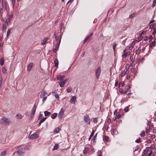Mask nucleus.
Masks as SVG:
<instances>
[{
    "label": "nucleus",
    "mask_w": 156,
    "mask_h": 156,
    "mask_svg": "<svg viewBox=\"0 0 156 156\" xmlns=\"http://www.w3.org/2000/svg\"><path fill=\"white\" fill-rule=\"evenodd\" d=\"M76 96H73L70 99V102L71 104H75L76 101Z\"/></svg>",
    "instance_id": "6e6552de"
},
{
    "label": "nucleus",
    "mask_w": 156,
    "mask_h": 156,
    "mask_svg": "<svg viewBox=\"0 0 156 156\" xmlns=\"http://www.w3.org/2000/svg\"><path fill=\"white\" fill-rule=\"evenodd\" d=\"M72 88L71 87H68L67 89V92L68 93H70L71 92Z\"/></svg>",
    "instance_id": "72a5a7b5"
},
{
    "label": "nucleus",
    "mask_w": 156,
    "mask_h": 156,
    "mask_svg": "<svg viewBox=\"0 0 156 156\" xmlns=\"http://www.w3.org/2000/svg\"><path fill=\"white\" fill-rule=\"evenodd\" d=\"M126 73L124 71L121 72V77H122L124 76Z\"/></svg>",
    "instance_id": "8fccbe9b"
},
{
    "label": "nucleus",
    "mask_w": 156,
    "mask_h": 156,
    "mask_svg": "<svg viewBox=\"0 0 156 156\" xmlns=\"http://www.w3.org/2000/svg\"><path fill=\"white\" fill-rule=\"evenodd\" d=\"M39 136V135L37 133H34L28 136V138L31 139H35Z\"/></svg>",
    "instance_id": "423d86ee"
},
{
    "label": "nucleus",
    "mask_w": 156,
    "mask_h": 156,
    "mask_svg": "<svg viewBox=\"0 0 156 156\" xmlns=\"http://www.w3.org/2000/svg\"><path fill=\"white\" fill-rule=\"evenodd\" d=\"M54 63L55 64V66L58 67V61L57 59H55V60Z\"/></svg>",
    "instance_id": "412c9836"
},
{
    "label": "nucleus",
    "mask_w": 156,
    "mask_h": 156,
    "mask_svg": "<svg viewBox=\"0 0 156 156\" xmlns=\"http://www.w3.org/2000/svg\"><path fill=\"white\" fill-rule=\"evenodd\" d=\"M97 133L96 134L94 135V137L93 138V142L94 143H95L96 141V138L97 136Z\"/></svg>",
    "instance_id": "7c9ffc66"
},
{
    "label": "nucleus",
    "mask_w": 156,
    "mask_h": 156,
    "mask_svg": "<svg viewBox=\"0 0 156 156\" xmlns=\"http://www.w3.org/2000/svg\"><path fill=\"white\" fill-rule=\"evenodd\" d=\"M154 21H155V20H151L150 21L149 23H154Z\"/></svg>",
    "instance_id": "338daca9"
},
{
    "label": "nucleus",
    "mask_w": 156,
    "mask_h": 156,
    "mask_svg": "<svg viewBox=\"0 0 156 156\" xmlns=\"http://www.w3.org/2000/svg\"><path fill=\"white\" fill-rule=\"evenodd\" d=\"M124 82H120L119 84V87L120 86H121L122 87H123L124 86Z\"/></svg>",
    "instance_id": "4c0bfd02"
},
{
    "label": "nucleus",
    "mask_w": 156,
    "mask_h": 156,
    "mask_svg": "<svg viewBox=\"0 0 156 156\" xmlns=\"http://www.w3.org/2000/svg\"><path fill=\"white\" fill-rule=\"evenodd\" d=\"M93 35L92 33H90L89 35L87 36L86 38L84 40L83 43H84L85 42L89 41L90 40V37Z\"/></svg>",
    "instance_id": "1a4fd4ad"
},
{
    "label": "nucleus",
    "mask_w": 156,
    "mask_h": 156,
    "mask_svg": "<svg viewBox=\"0 0 156 156\" xmlns=\"http://www.w3.org/2000/svg\"><path fill=\"white\" fill-rule=\"evenodd\" d=\"M60 130V129L59 128H57L55 129L54 131V132L55 133H58Z\"/></svg>",
    "instance_id": "cd10ccee"
},
{
    "label": "nucleus",
    "mask_w": 156,
    "mask_h": 156,
    "mask_svg": "<svg viewBox=\"0 0 156 156\" xmlns=\"http://www.w3.org/2000/svg\"><path fill=\"white\" fill-rule=\"evenodd\" d=\"M32 63H30L28 67L27 70H30L32 68Z\"/></svg>",
    "instance_id": "393cba45"
},
{
    "label": "nucleus",
    "mask_w": 156,
    "mask_h": 156,
    "mask_svg": "<svg viewBox=\"0 0 156 156\" xmlns=\"http://www.w3.org/2000/svg\"><path fill=\"white\" fill-rule=\"evenodd\" d=\"M129 108L128 107H126L125 109L124 110L125 112H127L128 111Z\"/></svg>",
    "instance_id": "13d9d810"
},
{
    "label": "nucleus",
    "mask_w": 156,
    "mask_h": 156,
    "mask_svg": "<svg viewBox=\"0 0 156 156\" xmlns=\"http://www.w3.org/2000/svg\"><path fill=\"white\" fill-rule=\"evenodd\" d=\"M150 147V149H153L155 147V145L154 144H152Z\"/></svg>",
    "instance_id": "6e6d98bb"
},
{
    "label": "nucleus",
    "mask_w": 156,
    "mask_h": 156,
    "mask_svg": "<svg viewBox=\"0 0 156 156\" xmlns=\"http://www.w3.org/2000/svg\"><path fill=\"white\" fill-rule=\"evenodd\" d=\"M66 80H65L61 82H58V83L59 84L60 87H63L66 83Z\"/></svg>",
    "instance_id": "9d476101"
},
{
    "label": "nucleus",
    "mask_w": 156,
    "mask_h": 156,
    "mask_svg": "<svg viewBox=\"0 0 156 156\" xmlns=\"http://www.w3.org/2000/svg\"><path fill=\"white\" fill-rule=\"evenodd\" d=\"M2 28L3 30H5L6 29V25L5 24H3Z\"/></svg>",
    "instance_id": "864d4df0"
},
{
    "label": "nucleus",
    "mask_w": 156,
    "mask_h": 156,
    "mask_svg": "<svg viewBox=\"0 0 156 156\" xmlns=\"http://www.w3.org/2000/svg\"><path fill=\"white\" fill-rule=\"evenodd\" d=\"M150 131V129H146L145 131L146 133H148L149 131Z\"/></svg>",
    "instance_id": "680f3d73"
},
{
    "label": "nucleus",
    "mask_w": 156,
    "mask_h": 156,
    "mask_svg": "<svg viewBox=\"0 0 156 156\" xmlns=\"http://www.w3.org/2000/svg\"><path fill=\"white\" fill-rule=\"evenodd\" d=\"M115 116V118L116 119L119 118L121 116L120 113L119 112H117L116 113Z\"/></svg>",
    "instance_id": "bb28decb"
},
{
    "label": "nucleus",
    "mask_w": 156,
    "mask_h": 156,
    "mask_svg": "<svg viewBox=\"0 0 156 156\" xmlns=\"http://www.w3.org/2000/svg\"><path fill=\"white\" fill-rule=\"evenodd\" d=\"M0 63L1 66H2L4 64V60L3 59H0Z\"/></svg>",
    "instance_id": "a18cd8bd"
},
{
    "label": "nucleus",
    "mask_w": 156,
    "mask_h": 156,
    "mask_svg": "<svg viewBox=\"0 0 156 156\" xmlns=\"http://www.w3.org/2000/svg\"><path fill=\"white\" fill-rule=\"evenodd\" d=\"M29 145H27L25 147H24V150H25L26 149H27L29 148Z\"/></svg>",
    "instance_id": "4d7b16f0"
},
{
    "label": "nucleus",
    "mask_w": 156,
    "mask_h": 156,
    "mask_svg": "<svg viewBox=\"0 0 156 156\" xmlns=\"http://www.w3.org/2000/svg\"><path fill=\"white\" fill-rule=\"evenodd\" d=\"M97 156H102L101 155V151H98V152L97 153Z\"/></svg>",
    "instance_id": "c9c22d12"
},
{
    "label": "nucleus",
    "mask_w": 156,
    "mask_h": 156,
    "mask_svg": "<svg viewBox=\"0 0 156 156\" xmlns=\"http://www.w3.org/2000/svg\"><path fill=\"white\" fill-rule=\"evenodd\" d=\"M65 77L64 75L61 76L60 75H58L57 76V78L58 80L61 81Z\"/></svg>",
    "instance_id": "9b49d317"
},
{
    "label": "nucleus",
    "mask_w": 156,
    "mask_h": 156,
    "mask_svg": "<svg viewBox=\"0 0 156 156\" xmlns=\"http://www.w3.org/2000/svg\"><path fill=\"white\" fill-rule=\"evenodd\" d=\"M59 147V145L58 144H55L54 145L53 150H55L57 149Z\"/></svg>",
    "instance_id": "4be33fe9"
},
{
    "label": "nucleus",
    "mask_w": 156,
    "mask_h": 156,
    "mask_svg": "<svg viewBox=\"0 0 156 156\" xmlns=\"http://www.w3.org/2000/svg\"><path fill=\"white\" fill-rule=\"evenodd\" d=\"M93 122L94 123H97L98 122V120L96 118H94L93 119Z\"/></svg>",
    "instance_id": "bf43d9fd"
},
{
    "label": "nucleus",
    "mask_w": 156,
    "mask_h": 156,
    "mask_svg": "<svg viewBox=\"0 0 156 156\" xmlns=\"http://www.w3.org/2000/svg\"><path fill=\"white\" fill-rule=\"evenodd\" d=\"M7 151H4L1 154V156H5L6 154Z\"/></svg>",
    "instance_id": "c756f323"
},
{
    "label": "nucleus",
    "mask_w": 156,
    "mask_h": 156,
    "mask_svg": "<svg viewBox=\"0 0 156 156\" xmlns=\"http://www.w3.org/2000/svg\"><path fill=\"white\" fill-rule=\"evenodd\" d=\"M130 65H127L126 66V69H127V70H128V69H129V67H130Z\"/></svg>",
    "instance_id": "052dcab7"
},
{
    "label": "nucleus",
    "mask_w": 156,
    "mask_h": 156,
    "mask_svg": "<svg viewBox=\"0 0 156 156\" xmlns=\"http://www.w3.org/2000/svg\"><path fill=\"white\" fill-rule=\"evenodd\" d=\"M139 48H138V49L136 51V54H139L140 52V50L139 49Z\"/></svg>",
    "instance_id": "603ef678"
},
{
    "label": "nucleus",
    "mask_w": 156,
    "mask_h": 156,
    "mask_svg": "<svg viewBox=\"0 0 156 156\" xmlns=\"http://www.w3.org/2000/svg\"><path fill=\"white\" fill-rule=\"evenodd\" d=\"M2 6L3 9L5 10H7V5L6 1L5 0H2Z\"/></svg>",
    "instance_id": "20e7f679"
},
{
    "label": "nucleus",
    "mask_w": 156,
    "mask_h": 156,
    "mask_svg": "<svg viewBox=\"0 0 156 156\" xmlns=\"http://www.w3.org/2000/svg\"><path fill=\"white\" fill-rule=\"evenodd\" d=\"M130 60L131 61V62H133L134 61V59L133 58V57L132 56H131L129 58Z\"/></svg>",
    "instance_id": "3c124183"
},
{
    "label": "nucleus",
    "mask_w": 156,
    "mask_h": 156,
    "mask_svg": "<svg viewBox=\"0 0 156 156\" xmlns=\"http://www.w3.org/2000/svg\"><path fill=\"white\" fill-rule=\"evenodd\" d=\"M119 91L121 94H126L127 92V90L126 91H124L122 89H120Z\"/></svg>",
    "instance_id": "6ab92c4d"
},
{
    "label": "nucleus",
    "mask_w": 156,
    "mask_h": 156,
    "mask_svg": "<svg viewBox=\"0 0 156 156\" xmlns=\"http://www.w3.org/2000/svg\"><path fill=\"white\" fill-rule=\"evenodd\" d=\"M64 110H63V108H62L59 112L58 117L59 119H62L64 115Z\"/></svg>",
    "instance_id": "f03ea898"
},
{
    "label": "nucleus",
    "mask_w": 156,
    "mask_h": 156,
    "mask_svg": "<svg viewBox=\"0 0 156 156\" xmlns=\"http://www.w3.org/2000/svg\"><path fill=\"white\" fill-rule=\"evenodd\" d=\"M2 76H0V89H1L2 87Z\"/></svg>",
    "instance_id": "2f4dec72"
},
{
    "label": "nucleus",
    "mask_w": 156,
    "mask_h": 156,
    "mask_svg": "<svg viewBox=\"0 0 156 156\" xmlns=\"http://www.w3.org/2000/svg\"><path fill=\"white\" fill-rule=\"evenodd\" d=\"M46 94H47V92L45 91H43L42 92L40 95V97L41 98H42L44 96H45Z\"/></svg>",
    "instance_id": "a211bd4d"
},
{
    "label": "nucleus",
    "mask_w": 156,
    "mask_h": 156,
    "mask_svg": "<svg viewBox=\"0 0 156 156\" xmlns=\"http://www.w3.org/2000/svg\"><path fill=\"white\" fill-rule=\"evenodd\" d=\"M15 4V0H12V4L13 7Z\"/></svg>",
    "instance_id": "09e8293b"
},
{
    "label": "nucleus",
    "mask_w": 156,
    "mask_h": 156,
    "mask_svg": "<svg viewBox=\"0 0 156 156\" xmlns=\"http://www.w3.org/2000/svg\"><path fill=\"white\" fill-rule=\"evenodd\" d=\"M150 44L149 45L150 47H152L153 46H154L155 45V41H152L151 40H150L149 41Z\"/></svg>",
    "instance_id": "4468645a"
},
{
    "label": "nucleus",
    "mask_w": 156,
    "mask_h": 156,
    "mask_svg": "<svg viewBox=\"0 0 156 156\" xmlns=\"http://www.w3.org/2000/svg\"><path fill=\"white\" fill-rule=\"evenodd\" d=\"M94 131L93 130L92 132V133H91L90 136V137H89V140H90V139L91 138V137L93 136L94 135Z\"/></svg>",
    "instance_id": "58836bf2"
},
{
    "label": "nucleus",
    "mask_w": 156,
    "mask_h": 156,
    "mask_svg": "<svg viewBox=\"0 0 156 156\" xmlns=\"http://www.w3.org/2000/svg\"><path fill=\"white\" fill-rule=\"evenodd\" d=\"M13 17V15L12 14H11L10 15H9L8 18H7L11 20Z\"/></svg>",
    "instance_id": "c03bdc74"
},
{
    "label": "nucleus",
    "mask_w": 156,
    "mask_h": 156,
    "mask_svg": "<svg viewBox=\"0 0 156 156\" xmlns=\"http://www.w3.org/2000/svg\"><path fill=\"white\" fill-rule=\"evenodd\" d=\"M148 151H149L148 150V149L147 148V149L144 150V154H145V155L147 153Z\"/></svg>",
    "instance_id": "49530a36"
},
{
    "label": "nucleus",
    "mask_w": 156,
    "mask_h": 156,
    "mask_svg": "<svg viewBox=\"0 0 156 156\" xmlns=\"http://www.w3.org/2000/svg\"><path fill=\"white\" fill-rule=\"evenodd\" d=\"M48 38L46 37L44 38L43 39L42 41L41 44L42 45L45 44L47 42V41L48 40Z\"/></svg>",
    "instance_id": "dca6fc26"
},
{
    "label": "nucleus",
    "mask_w": 156,
    "mask_h": 156,
    "mask_svg": "<svg viewBox=\"0 0 156 156\" xmlns=\"http://www.w3.org/2000/svg\"><path fill=\"white\" fill-rule=\"evenodd\" d=\"M84 120L85 122L88 124H90V118L88 115H86L84 116Z\"/></svg>",
    "instance_id": "0eeeda50"
},
{
    "label": "nucleus",
    "mask_w": 156,
    "mask_h": 156,
    "mask_svg": "<svg viewBox=\"0 0 156 156\" xmlns=\"http://www.w3.org/2000/svg\"><path fill=\"white\" fill-rule=\"evenodd\" d=\"M11 20L8 18H6L4 21L5 23H6L7 25L9 26L10 24Z\"/></svg>",
    "instance_id": "2eb2a0df"
},
{
    "label": "nucleus",
    "mask_w": 156,
    "mask_h": 156,
    "mask_svg": "<svg viewBox=\"0 0 156 156\" xmlns=\"http://www.w3.org/2000/svg\"><path fill=\"white\" fill-rule=\"evenodd\" d=\"M22 117V116L20 114H18L16 115V118L18 119H20Z\"/></svg>",
    "instance_id": "b1692460"
},
{
    "label": "nucleus",
    "mask_w": 156,
    "mask_h": 156,
    "mask_svg": "<svg viewBox=\"0 0 156 156\" xmlns=\"http://www.w3.org/2000/svg\"><path fill=\"white\" fill-rule=\"evenodd\" d=\"M101 71V68L100 67H99L96 69L95 72L96 76L97 79H98L100 74Z\"/></svg>",
    "instance_id": "7ed1b4c3"
},
{
    "label": "nucleus",
    "mask_w": 156,
    "mask_h": 156,
    "mask_svg": "<svg viewBox=\"0 0 156 156\" xmlns=\"http://www.w3.org/2000/svg\"><path fill=\"white\" fill-rule=\"evenodd\" d=\"M135 142L137 143H139L141 142V139L140 138H139L138 139L135 140Z\"/></svg>",
    "instance_id": "a19ab883"
},
{
    "label": "nucleus",
    "mask_w": 156,
    "mask_h": 156,
    "mask_svg": "<svg viewBox=\"0 0 156 156\" xmlns=\"http://www.w3.org/2000/svg\"><path fill=\"white\" fill-rule=\"evenodd\" d=\"M88 151V149L87 148H85L84 151L83 152L84 154H86L87 153Z\"/></svg>",
    "instance_id": "de8ad7c7"
},
{
    "label": "nucleus",
    "mask_w": 156,
    "mask_h": 156,
    "mask_svg": "<svg viewBox=\"0 0 156 156\" xmlns=\"http://www.w3.org/2000/svg\"><path fill=\"white\" fill-rule=\"evenodd\" d=\"M61 36H60V39L58 43H57L56 45L55 46V48L53 49V51L54 52H56L58 50V48L60 43L61 39Z\"/></svg>",
    "instance_id": "39448f33"
},
{
    "label": "nucleus",
    "mask_w": 156,
    "mask_h": 156,
    "mask_svg": "<svg viewBox=\"0 0 156 156\" xmlns=\"http://www.w3.org/2000/svg\"><path fill=\"white\" fill-rule=\"evenodd\" d=\"M127 54L126 53H125L122 55L123 58H126L127 56Z\"/></svg>",
    "instance_id": "5fc2aeb1"
},
{
    "label": "nucleus",
    "mask_w": 156,
    "mask_h": 156,
    "mask_svg": "<svg viewBox=\"0 0 156 156\" xmlns=\"http://www.w3.org/2000/svg\"><path fill=\"white\" fill-rule=\"evenodd\" d=\"M36 108V105L34 104L32 108L31 114L34 115Z\"/></svg>",
    "instance_id": "f8f14e48"
},
{
    "label": "nucleus",
    "mask_w": 156,
    "mask_h": 156,
    "mask_svg": "<svg viewBox=\"0 0 156 156\" xmlns=\"http://www.w3.org/2000/svg\"><path fill=\"white\" fill-rule=\"evenodd\" d=\"M103 140L106 141H107L108 140V136H103Z\"/></svg>",
    "instance_id": "f704fd0d"
},
{
    "label": "nucleus",
    "mask_w": 156,
    "mask_h": 156,
    "mask_svg": "<svg viewBox=\"0 0 156 156\" xmlns=\"http://www.w3.org/2000/svg\"><path fill=\"white\" fill-rule=\"evenodd\" d=\"M57 115V113H54L51 115V117L52 119H55Z\"/></svg>",
    "instance_id": "aec40b11"
},
{
    "label": "nucleus",
    "mask_w": 156,
    "mask_h": 156,
    "mask_svg": "<svg viewBox=\"0 0 156 156\" xmlns=\"http://www.w3.org/2000/svg\"><path fill=\"white\" fill-rule=\"evenodd\" d=\"M156 33V29H154V30L152 34L153 35H154Z\"/></svg>",
    "instance_id": "e2e57ef3"
},
{
    "label": "nucleus",
    "mask_w": 156,
    "mask_h": 156,
    "mask_svg": "<svg viewBox=\"0 0 156 156\" xmlns=\"http://www.w3.org/2000/svg\"><path fill=\"white\" fill-rule=\"evenodd\" d=\"M2 71L3 73H7V70L5 67H3L2 68Z\"/></svg>",
    "instance_id": "473e14b6"
},
{
    "label": "nucleus",
    "mask_w": 156,
    "mask_h": 156,
    "mask_svg": "<svg viewBox=\"0 0 156 156\" xmlns=\"http://www.w3.org/2000/svg\"><path fill=\"white\" fill-rule=\"evenodd\" d=\"M44 115L45 116L49 115L51 114V113L50 112L47 111H44Z\"/></svg>",
    "instance_id": "5701e85b"
},
{
    "label": "nucleus",
    "mask_w": 156,
    "mask_h": 156,
    "mask_svg": "<svg viewBox=\"0 0 156 156\" xmlns=\"http://www.w3.org/2000/svg\"><path fill=\"white\" fill-rule=\"evenodd\" d=\"M43 117V115L42 114H40L38 117L39 119H41L42 117Z\"/></svg>",
    "instance_id": "0e129e2a"
},
{
    "label": "nucleus",
    "mask_w": 156,
    "mask_h": 156,
    "mask_svg": "<svg viewBox=\"0 0 156 156\" xmlns=\"http://www.w3.org/2000/svg\"><path fill=\"white\" fill-rule=\"evenodd\" d=\"M54 35H55V40L57 42V43H58V42L59 40V41L58 40V38L56 35L54 34Z\"/></svg>",
    "instance_id": "ea45409f"
},
{
    "label": "nucleus",
    "mask_w": 156,
    "mask_h": 156,
    "mask_svg": "<svg viewBox=\"0 0 156 156\" xmlns=\"http://www.w3.org/2000/svg\"><path fill=\"white\" fill-rule=\"evenodd\" d=\"M24 152V151H23V150L21 149H19L17 151V153L19 155H22Z\"/></svg>",
    "instance_id": "f3484780"
},
{
    "label": "nucleus",
    "mask_w": 156,
    "mask_h": 156,
    "mask_svg": "<svg viewBox=\"0 0 156 156\" xmlns=\"http://www.w3.org/2000/svg\"><path fill=\"white\" fill-rule=\"evenodd\" d=\"M1 123L4 125H8L10 123L9 119L6 117H4L1 118Z\"/></svg>",
    "instance_id": "f257e3e1"
},
{
    "label": "nucleus",
    "mask_w": 156,
    "mask_h": 156,
    "mask_svg": "<svg viewBox=\"0 0 156 156\" xmlns=\"http://www.w3.org/2000/svg\"><path fill=\"white\" fill-rule=\"evenodd\" d=\"M10 30L9 29L7 31V37H8V36H9L10 34Z\"/></svg>",
    "instance_id": "37998d69"
},
{
    "label": "nucleus",
    "mask_w": 156,
    "mask_h": 156,
    "mask_svg": "<svg viewBox=\"0 0 156 156\" xmlns=\"http://www.w3.org/2000/svg\"><path fill=\"white\" fill-rule=\"evenodd\" d=\"M52 94L54 95L55 96V98L58 100L59 99V95L58 94H56L55 92H53Z\"/></svg>",
    "instance_id": "a878e982"
},
{
    "label": "nucleus",
    "mask_w": 156,
    "mask_h": 156,
    "mask_svg": "<svg viewBox=\"0 0 156 156\" xmlns=\"http://www.w3.org/2000/svg\"><path fill=\"white\" fill-rule=\"evenodd\" d=\"M131 71L132 73H133L135 72V69L134 68H132L131 69Z\"/></svg>",
    "instance_id": "69168bd1"
},
{
    "label": "nucleus",
    "mask_w": 156,
    "mask_h": 156,
    "mask_svg": "<svg viewBox=\"0 0 156 156\" xmlns=\"http://www.w3.org/2000/svg\"><path fill=\"white\" fill-rule=\"evenodd\" d=\"M146 148L148 149V150L150 152V153L148 154V156H151L153 154L152 151L150 149V147H147Z\"/></svg>",
    "instance_id": "ddd939ff"
},
{
    "label": "nucleus",
    "mask_w": 156,
    "mask_h": 156,
    "mask_svg": "<svg viewBox=\"0 0 156 156\" xmlns=\"http://www.w3.org/2000/svg\"><path fill=\"white\" fill-rule=\"evenodd\" d=\"M155 135L154 134H153V135H152L151 136V139H154L155 138Z\"/></svg>",
    "instance_id": "774afa93"
},
{
    "label": "nucleus",
    "mask_w": 156,
    "mask_h": 156,
    "mask_svg": "<svg viewBox=\"0 0 156 156\" xmlns=\"http://www.w3.org/2000/svg\"><path fill=\"white\" fill-rule=\"evenodd\" d=\"M46 118H47L45 117V118H43L42 119H41L39 122V125H40L45 120V119H46Z\"/></svg>",
    "instance_id": "c85d7f7f"
},
{
    "label": "nucleus",
    "mask_w": 156,
    "mask_h": 156,
    "mask_svg": "<svg viewBox=\"0 0 156 156\" xmlns=\"http://www.w3.org/2000/svg\"><path fill=\"white\" fill-rule=\"evenodd\" d=\"M47 98V97L46 96H44L43 97L42 99V103L43 104L44 103V102L46 100Z\"/></svg>",
    "instance_id": "79ce46f5"
},
{
    "label": "nucleus",
    "mask_w": 156,
    "mask_h": 156,
    "mask_svg": "<svg viewBox=\"0 0 156 156\" xmlns=\"http://www.w3.org/2000/svg\"><path fill=\"white\" fill-rule=\"evenodd\" d=\"M140 135L141 136H144L145 135V133L144 131H143L141 132L140 134Z\"/></svg>",
    "instance_id": "e433bc0d"
}]
</instances>
